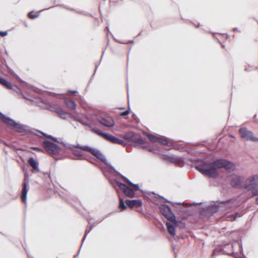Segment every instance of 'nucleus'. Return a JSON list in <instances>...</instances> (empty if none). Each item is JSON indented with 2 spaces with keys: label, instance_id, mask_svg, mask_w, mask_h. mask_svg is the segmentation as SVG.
<instances>
[{
  "label": "nucleus",
  "instance_id": "1",
  "mask_svg": "<svg viewBox=\"0 0 258 258\" xmlns=\"http://www.w3.org/2000/svg\"><path fill=\"white\" fill-rule=\"evenodd\" d=\"M234 164L223 159H218L210 164L205 162L196 166V168L202 174L209 177H216L218 175V169L224 168L226 170L233 169Z\"/></svg>",
  "mask_w": 258,
  "mask_h": 258
},
{
  "label": "nucleus",
  "instance_id": "2",
  "mask_svg": "<svg viewBox=\"0 0 258 258\" xmlns=\"http://www.w3.org/2000/svg\"><path fill=\"white\" fill-rule=\"evenodd\" d=\"M82 151L90 153L103 163L106 162V159L99 150L92 148L89 146H80L78 145L74 146L72 149L73 154L77 156H83Z\"/></svg>",
  "mask_w": 258,
  "mask_h": 258
},
{
  "label": "nucleus",
  "instance_id": "3",
  "mask_svg": "<svg viewBox=\"0 0 258 258\" xmlns=\"http://www.w3.org/2000/svg\"><path fill=\"white\" fill-rule=\"evenodd\" d=\"M242 187L252 192V195L247 197L246 199L258 196V175H254L247 178L243 184Z\"/></svg>",
  "mask_w": 258,
  "mask_h": 258
},
{
  "label": "nucleus",
  "instance_id": "4",
  "mask_svg": "<svg viewBox=\"0 0 258 258\" xmlns=\"http://www.w3.org/2000/svg\"><path fill=\"white\" fill-rule=\"evenodd\" d=\"M124 181L131 187H130L124 183H119L118 185L119 188L122 190L126 196L130 198H133L135 195V191H138L139 190V186L137 184H133L127 179H126Z\"/></svg>",
  "mask_w": 258,
  "mask_h": 258
},
{
  "label": "nucleus",
  "instance_id": "5",
  "mask_svg": "<svg viewBox=\"0 0 258 258\" xmlns=\"http://www.w3.org/2000/svg\"><path fill=\"white\" fill-rule=\"evenodd\" d=\"M42 146L45 151L50 155H56L59 151V147L57 145L49 141H44Z\"/></svg>",
  "mask_w": 258,
  "mask_h": 258
},
{
  "label": "nucleus",
  "instance_id": "6",
  "mask_svg": "<svg viewBox=\"0 0 258 258\" xmlns=\"http://www.w3.org/2000/svg\"><path fill=\"white\" fill-rule=\"evenodd\" d=\"M0 118L5 123L17 129L19 132H23L25 131L24 127L21 124L16 122L12 119L7 117L6 115L0 112Z\"/></svg>",
  "mask_w": 258,
  "mask_h": 258
},
{
  "label": "nucleus",
  "instance_id": "7",
  "mask_svg": "<svg viewBox=\"0 0 258 258\" xmlns=\"http://www.w3.org/2000/svg\"><path fill=\"white\" fill-rule=\"evenodd\" d=\"M161 213L168 221L171 222L175 223V217L172 213L170 207L168 206L163 205L160 207Z\"/></svg>",
  "mask_w": 258,
  "mask_h": 258
},
{
  "label": "nucleus",
  "instance_id": "8",
  "mask_svg": "<svg viewBox=\"0 0 258 258\" xmlns=\"http://www.w3.org/2000/svg\"><path fill=\"white\" fill-rule=\"evenodd\" d=\"M161 158L164 161L175 164L179 167H182L184 165L183 160L181 157L163 155Z\"/></svg>",
  "mask_w": 258,
  "mask_h": 258
},
{
  "label": "nucleus",
  "instance_id": "9",
  "mask_svg": "<svg viewBox=\"0 0 258 258\" xmlns=\"http://www.w3.org/2000/svg\"><path fill=\"white\" fill-rule=\"evenodd\" d=\"M123 138L128 142H134L139 145H143L145 143L144 140L137 136L133 132H128L124 135Z\"/></svg>",
  "mask_w": 258,
  "mask_h": 258
},
{
  "label": "nucleus",
  "instance_id": "10",
  "mask_svg": "<svg viewBox=\"0 0 258 258\" xmlns=\"http://www.w3.org/2000/svg\"><path fill=\"white\" fill-rule=\"evenodd\" d=\"M239 133L240 137L246 140H250L253 142L258 141V138L254 137L252 133L247 130L246 128H240L239 130Z\"/></svg>",
  "mask_w": 258,
  "mask_h": 258
},
{
  "label": "nucleus",
  "instance_id": "11",
  "mask_svg": "<svg viewBox=\"0 0 258 258\" xmlns=\"http://www.w3.org/2000/svg\"><path fill=\"white\" fill-rule=\"evenodd\" d=\"M224 207L227 210L235 209L239 206V203L236 199H231L223 203Z\"/></svg>",
  "mask_w": 258,
  "mask_h": 258
},
{
  "label": "nucleus",
  "instance_id": "12",
  "mask_svg": "<svg viewBox=\"0 0 258 258\" xmlns=\"http://www.w3.org/2000/svg\"><path fill=\"white\" fill-rule=\"evenodd\" d=\"M125 203L130 208L134 209L141 207L143 205L141 200H126Z\"/></svg>",
  "mask_w": 258,
  "mask_h": 258
},
{
  "label": "nucleus",
  "instance_id": "13",
  "mask_svg": "<svg viewBox=\"0 0 258 258\" xmlns=\"http://www.w3.org/2000/svg\"><path fill=\"white\" fill-rule=\"evenodd\" d=\"M99 122L102 125L107 127H112L114 125V119L111 117H101Z\"/></svg>",
  "mask_w": 258,
  "mask_h": 258
},
{
  "label": "nucleus",
  "instance_id": "14",
  "mask_svg": "<svg viewBox=\"0 0 258 258\" xmlns=\"http://www.w3.org/2000/svg\"><path fill=\"white\" fill-rule=\"evenodd\" d=\"M231 184L233 187H242L243 185H242V180L241 178L237 175H234L231 180Z\"/></svg>",
  "mask_w": 258,
  "mask_h": 258
},
{
  "label": "nucleus",
  "instance_id": "15",
  "mask_svg": "<svg viewBox=\"0 0 258 258\" xmlns=\"http://www.w3.org/2000/svg\"><path fill=\"white\" fill-rule=\"evenodd\" d=\"M49 109L51 111L55 112L59 114L61 117H63V116L66 114V112L61 108L56 105L50 106Z\"/></svg>",
  "mask_w": 258,
  "mask_h": 258
},
{
  "label": "nucleus",
  "instance_id": "16",
  "mask_svg": "<svg viewBox=\"0 0 258 258\" xmlns=\"http://www.w3.org/2000/svg\"><path fill=\"white\" fill-rule=\"evenodd\" d=\"M27 185L26 182H24L23 184V188L22 191V194L21 198L23 203L26 204L27 202Z\"/></svg>",
  "mask_w": 258,
  "mask_h": 258
},
{
  "label": "nucleus",
  "instance_id": "17",
  "mask_svg": "<svg viewBox=\"0 0 258 258\" xmlns=\"http://www.w3.org/2000/svg\"><path fill=\"white\" fill-rule=\"evenodd\" d=\"M172 223H170L169 222H166V225L167 227L168 231L169 233L172 236L175 235V229L174 225H175L176 222L175 224L173 222H172Z\"/></svg>",
  "mask_w": 258,
  "mask_h": 258
},
{
  "label": "nucleus",
  "instance_id": "18",
  "mask_svg": "<svg viewBox=\"0 0 258 258\" xmlns=\"http://www.w3.org/2000/svg\"><path fill=\"white\" fill-rule=\"evenodd\" d=\"M29 165L32 167L33 170L38 172L39 171L38 166V163L33 158H30L28 161Z\"/></svg>",
  "mask_w": 258,
  "mask_h": 258
},
{
  "label": "nucleus",
  "instance_id": "19",
  "mask_svg": "<svg viewBox=\"0 0 258 258\" xmlns=\"http://www.w3.org/2000/svg\"><path fill=\"white\" fill-rule=\"evenodd\" d=\"M64 102L68 108L73 110L76 109V104L73 100L67 99L65 100Z\"/></svg>",
  "mask_w": 258,
  "mask_h": 258
},
{
  "label": "nucleus",
  "instance_id": "20",
  "mask_svg": "<svg viewBox=\"0 0 258 258\" xmlns=\"http://www.w3.org/2000/svg\"><path fill=\"white\" fill-rule=\"evenodd\" d=\"M0 84L5 86L7 89H12L13 88L12 85L9 82H8L5 79L1 77H0Z\"/></svg>",
  "mask_w": 258,
  "mask_h": 258
},
{
  "label": "nucleus",
  "instance_id": "21",
  "mask_svg": "<svg viewBox=\"0 0 258 258\" xmlns=\"http://www.w3.org/2000/svg\"><path fill=\"white\" fill-rule=\"evenodd\" d=\"M146 135L148 138V139L151 141L152 142L154 143H158L159 137H157L155 136V135H153L152 134L146 133Z\"/></svg>",
  "mask_w": 258,
  "mask_h": 258
},
{
  "label": "nucleus",
  "instance_id": "22",
  "mask_svg": "<svg viewBox=\"0 0 258 258\" xmlns=\"http://www.w3.org/2000/svg\"><path fill=\"white\" fill-rule=\"evenodd\" d=\"M105 137L104 139L112 143L115 144V141L116 140L117 138L114 137L113 136L107 134L105 135Z\"/></svg>",
  "mask_w": 258,
  "mask_h": 258
},
{
  "label": "nucleus",
  "instance_id": "23",
  "mask_svg": "<svg viewBox=\"0 0 258 258\" xmlns=\"http://www.w3.org/2000/svg\"><path fill=\"white\" fill-rule=\"evenodd\" d=\"M92 131L95 133V134H96L97 135L102 137V138H103L104 139L105 138V135H106L107 134L106 133H102L101 131L98 130V129H96V128H93L92 129Z\"/></svg>",
  "mask_w": 258,
  "mask_h": 258
},
{
  "label": "nucleus",
  "instance_id": "24",
  "mask_svg": "<svg viewBox=\"0 0 258 258\" xmlns=\"http://www.w3.org/2000/svg\"><path fill=\"white\" fill-rule=\"evenodd\" d=\"M92 131L95 133V134H96L97 135L102 137V138H103L104 139L105 138V135H106L107 134L106 133H102L101 131L98 130V129H96V128H93L92 129Z\"/></svg>",
  "mask_w": 258,
  "mask_h": 258
},
{
  "label": "nucleus",
  "instance_id": "25",
  "mask_svg": "<svg viewBox=\"0 0 258 258\" xmlns=\"http://www.w3.org/2000/svg\"><path fill=\"white\" fill-rule=\"evenodd\" d=\"M237 213L234 215H231L230 216H226L225 217V219L227 221H233L236 220Z\"/></svg>",
  "mask_w": 258,
  "mask_h": 258
},
{
  "label": "nucleus",
  "instance_id": "26",
  "mask_svg": "<svg viewBox=\"0 0 258 258\" xmlns=\"http://www.w3.org/2000/svg\"><path fill=\"white\" fill-rule=\"evenodd\" d=\"M158 143H160L163 145H167L168 144V141L165 138H159Z\"/></svg>",
  "mask_w": 258,
  "mask_h": 258
},
{
  "label": "nucleus",
  "instance_id": "27",
  "mask_svg": "<svg viewBox=\"0 0 258 258\" xmlns=\"http://www.w3.org/2000/svg\"><path fill=\"white\" fill-rule=\"evenodd\" d=\"M119 207L122 210H125L126 209V206H125L123 200L121 199H120L119 200Z\"/></svg>",
  "mask_w": 258,
  "mask_h": 258
},
{
  "label": "nucleus",
  "instance_id": "28",
  "mask_svg": "<svg viewBox=\"0 0 258 258\" xmlns=\"http://www.w3.org/2000/svg\"><path fill=\"white\" fill-rule=\"evenodd\" d=\"M28 16L31 19H34L38 17V15L33 14L32 12L29 13Z\"/></svg>",
  "mask_w": 258,
  "mask_h": 258
},
{
  "label": "nucleus",
  "instance_id": "29",
  "mask_svg": "<svg viewBox=\"0 0 258 258\" xmlns=\"http://www.w3.org/2000/svg\"><path fill=\"white\" fill-rule=\"evenodd\" d=\"M115 144L121 145H124V142L120 139H119L118 138L116 139V140L115 141Z\"/></svg>",
  "mask_w": 258,
  "mask_h": 258
},
{
  "label": "nucleus",
  "instance_id": "30",
  "mask_svg": "<svg viewBox=\"0 0 258 258\" xmlns=\"http://www.w3.org/2000/svg\"><path fill=\"white\" fill-rule=\"evenodd\" d=\"M130 112V109L126 110L125 111L122 112L120 113V116H125L128 115Z\"/></svg>",
  "mask_w": 258,
  "mask_h": 258
},
{
  "label": "nucleus",
  "instance_id": "31",
  "mask_svg": "<svg viewBox=\"0 0 258 258\" xmlns=\"http://www.w3.org/2000/svg\"><path fill=\"white\" fill-rule=\"evenodd\" d=\"M7 34H8V32L7 31H5V32L0 31V35L2 37L6 36L7 35Z\"/></svg>",
  "mask_w": 258,
  "mask_h": 258
},
{
  "label": "nucleus",
  "instance_id": "32",
  "mask_svg": "<svg viewBox=\"0 0 258 258\" xmlns=\"http://www.w3.org/2000/svg\"><path fill=\"white\" fill-rule=\"evenodd\" d=\"M32 149L36 151H40L41 150L37 147H33Z\"/></svg>",
  "mask_w": 258,
  "mask_h": 258
},
{
  "label": "nucleus",
  "instance_id": "33",
  "mask_svg": "<svg viewBox=\"0 0 258 258\" xmlns=\"http://www.w3.org/2000/svg\"><path fill=\"white\" fill-rule=\"evenodd\" d=\"M256 204L258 205V197L255 200Z\"/></svg>",
  "mask_w": 258,
  "mask_h": 258
},
{
  "label": "nucleus",
  "instance_id": "34",
  "mask_svg": "<svg viewBox=\"0 0 258 258\" xmlns=\"http://www.w3.org/2000/svg\"><path fill=\"white\" fill-rule=\"evenodd\" d=\"M69 92L71 93H76V91H69Z\"/></svg>",
  "mask_w": 258,
  "mask_h": 258
}]
</instances>
